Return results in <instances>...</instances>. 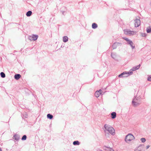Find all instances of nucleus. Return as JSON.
Here are the masks:
<instances>
[{"label":"nucleus","mask_w":151,"mask_h":151,"mask_svg":"<svg viewBox=\"0 0 151 151\" xmlns=\"http://www.w3.org/2000/svg\"><path fill=\"white\" fill-rule=\"evenodd\" d=\"M102 91L101 90H100L99 91H97L95 93V96L96 97H99L101 94Z\"/></svg>","instance_id":"0eeeda50"},{"label":"nucleus","mask_w":151,"mask_h":151,"mask_svg":"<svg viewBox=\"0 0 151 151\" xmlns=\"http://www.w3.org/2000/svg\"><path fill=\"white\" fill-rule=\"evenodd\" d=\"M123 38L125 40H126V41L127 42H128L129 40V39H128V38H125V37H124V38Z\"/></svg>","instance_id":"5701e85b"},{"label":"nucleus","mask_w":151,"mask_h":151,"mask_svg":"<svg viewBox=\"0 0 151 151\" xmlns=\"http://www.w3.org/2000/svg\"><path fill=\"white\" fill-rule=\"evenodd\" d=\"M133 73L132 72H129L127 73L126 72H124L123 73L120 74L119 75V77H121L122 76L124 75L123 77H127L131 74H132Z\"/></svg>","instance_id":"20e7f679"},{"label":"nucleus","mask_w":151,"mask_h":151,"mask_svg":"<svg viewBox=\"0 0 151 151\" xmlns=\"http://www.w3.org/2000/svg\"><path fill=\"white\" fill-rule=\"evenodd\" d=\"M118 44V43H114V44L112 46L113 48L114 49L116 48V47H117V45Z\"/></svg>","instance_id":"a211bd4d"},{"label":"nucleus","mask_w":151,"mask_h":151,"mask_svg":"<svg viewBox=\"0 0 151 151\" xmlns=\"http://www.w3.org/2000/svg\"><path fill=\"white\" fill-rule=\"evenodd\" d=\"M147 80L149 81H151V76L148 77L147 78Z\"/></svg>","instance_id":"b1692460"},{"label":"nucleus","mask_w":151,"mask_h":151,"mask_svg":"<svg viewBox=\"0 0 151 151\" xmlns=\"http://www.w3.org/2000/svg\"><path fill=\"white\" fill-rule=\"evenodd\" d=\"M0 151H2L1 149V148H0Z\"/></svg>","instance_id":"bb28decb"},{"label":"nucleus","mask_w":151,"mask_h":151,"mask_svg":"<svg viewBox=\"0 0 151 151\" xmlns=\"http://www.w3.org/2000/svg\"><path fill=\"white\" fill-rule=\"evenodd\" d=\"M111 117L112 119L115 118L116 116V114L115 112H113L111 113Z\"/></svg>","instance_id":"f8f14e48"},{"label":"nucleus","mask_w":151,"mask_h":151,"mask_svg":"<svg viewBox=\"0 0 151 151\" xmlns=\"http://www.w3.org/2000/svg\"><path fill=\"white\" fill-rule=\"evenodd\" d=\"M97 27V25L95 23H93L92 25V27L93 29H95Z\"/></svg>","instance_id":"dca6fc26"},{"label":"nucleus","mask_w":151,"mask_h":151,"mask_svg":"<svg viewBox=\"0 0 151 151\" xmlns=\"http://www.w3.org/2000/svg\"><path fill=\"white\" fill-rule=\"evenodd\" d=\"M134 139V137L131 134H129L127 135L125 139V141L127 142H129Z\"/></svg>","instance_id":"f03ea898"},{"label":"nucleus","mask_w":151,"mask_h":151,"mask_svg":"<svg viewBox=\"0 0 151 151\" xmlns=\"http://www.w3.org/2000/svg\"><path fill=\"white\" fill-rule=\"evenodd\" d=\"M104 127L105 129V131H106L112 135H114L115 134V130L111 126L106 124L104 125Z\"/></svg>","instance_id":"f257e3e1"},{"label":"nucleus","mask_w":151,"mask_h":151,"mask_svg":"<svg viewBox=\"0 0 151 151\" xmlns=\"http://www.w3.org/2000/svg\"><path fill=\"white\" fill-rule=\"evenodd\" d=\"M140 65L135 66L131 70L132 71H134L138 69L140 67Z\"/></svg>","instance_id":"9b49d317"},{"label":"nucleus","mask_w":151,"mask_h":151,"mask_svg":"<svg viewBox=\"0 0 151 151\" xmlns=\"http://www.w3.org/2000/svg\"><path fill=\"white\" fill-rule=\"evenodd\" d=\"M125 33L129 35H132L136 33V32L134 31H131L129 29H125L124 30Z\"/></svg>","instance_id":"7ed1b4c3"},{"label":"nucleus","mask_w":151,"mask_h":151,"mask_svg":"<svg viewBox=\"0 0 151 151\" xmlns=\"http://www.w3.org/2000/svg\"><path fill=\"white\" fill-rule=\"evenodd\" d=\"M140 24V21L139 19H137L135 20L134 25L135 27H138Z\"/></svg>","instance_id":"423d86ee"},{"label":"nucleus","mask_w":151,"mask_h":151,"mask_svg":"<svg viewBox=\"0 0 151 151\" xmlns=\"http://www.w3.org/2000/svg\"><path fill=\"white\" fill-rule=\"evenodd\" d=\"M134 151H141L139 149H137L135 150Z\"/></svg>","instance_id":"a878e982"},{"label":"nucleus","mask_w":151,"mask_h":151,"mask_svg":"<svg viewBox=\"0 0 151 151\" xmlns=\"http://www.w3.org/2000/svg\"><path fill=\"white\" fill-rule=\"evenodd\" d=\"M132 103L134 106H136L139 104V102L138 101L136 98H135L133 100Z\"/></svg>","instance_id":"6e6552de"},{"label":"nucleus","mask_w":151,"mask_h":151,"mask_svg":"<svg viewBox=\"0 0 151 151\" xmlns=\"http://www.w3.org/2000/svg\"><path fill=\"white\" fill-rule=\"evenodd\" d=\"M47 116L48 118H49L50 119H51L53 118L52 115L50 114H48L47 115Z\"/></svg>","instance_id":"f3484780"},{"label":"nucleus","mask_w":151,"mask_h":151,"mask_svg":"<svg viewBox=\"0 0 151 151\" xmlns=\"http://www.w3.org/2000/svg\"><path fill=\"white\" fill-rule=\"evenodd\" d=\"M127 43L131 45L132 49H134V48L135 46L133 45V43L132 41L129 40L127 42Z\"/></svg>","instance_id":"1a4fd4ad"},{"label":"nucleus","mask_w":151,"mask_h":151,"mask_svg":"<svg viewBox=\"0 0 151 151\" xmlns=\"http://www.w3.org/2000/svg\"><path fill=\"white\" fill-rule=\"evenodd\" d=\"M32 14V12L31 11H29L27 13H26V15L27 17H29Z\"/></svg>","instance_id":"4468645a"},{"label":"nucleus","mask_w":151,"mask_h":151,"mask_svg":"<svg viewBox=\"0 0 151 151\" xmlns=\"http://www.w3.org/2000/svg\"><path fill=\"white\" fill-rule=\"evenodd\" d=\"M147 148H149V146H147Z\"/></svg>","instance_id":"cd10ccee"},{"label":"nucleus","mask_w":151,"mask_h":151,"mask_svg":"<svg viewBox=\"0 0 151 151\" xmlns=\"http://www.w3.org/2000/svg\"><path fill=\"white\" fill-rule=\"evenodd\" d=\"M14 78L17 80H18L21 77V76L19 74H16L14 76Z\"/></svg>","instance_id":"9d476101"},{"label":"nucleus","mask_w":151,"mask_h":151,"mask_svg":"<svg viewBox=\"0 0 151 151\" xmlns=\"http://www.w3.org/2000/svg\"><path fill=\"white\" fill-rule=\"evenodd\" d=\"M147 32L148 33L151 32V27H149L147 29Z\"/></svg>","instance_id":"2eb2a0df"},{"label":"nucleus","mask_w":151,"mask_h":151,"mask_svg":"<svg viewBox=\"0 0 151 151\" xmlns=\"http://www.w3.org/2000/svg\"><path fill=\"white\" fill-rule=\"evenodd\" d=\"M68 38L67 37L65 36L63 37V41L64 42H66L68 41Z\"/></svg>","instance_id":"ddd939ff"},{"label":"nucleus","mask_w":151,"mask_h":151,"mask_svg":"<svg viewBox=\"0 0 151 151\" xmlns=\"http://www.w3.org/2000/svg\"><path fill=\"white\" fill-rule=\"evenodd\" d=\"M141 140L142 141V142H145L146 139L145 138H142L141 139Z\"/></svg>","instance_id":"4be33fe9"},{"label":"nucleus","mask_w":151,"mask_h":151,"mask_svg":"<svg viewBox=\"0 0 151 151\" xmlns=\"http://www.w3.org/2000/svg\"><path fill=\"white\" fill-rule=\"evenodd\" d=\"M38 36L37 35H32L29 37V39L31 40H36L38 38Z\"/></svg>","instance_id":"39448f33"},{"label":"nucleus","mask_w":151,"mask_h":151,"mask_svg":"<svg viewBox=\"0 0 151 151\" xmlns=\"http://www.w3.org/2000/svg\"><path fill=\"white\" fill-rule=\"evenodd\" d=\"M26 138H27L26 136L25 135H24L22 137V140H25L26 139Z\"/></svg>","instance_id":"412c9836"},{"label":"nucleus","mask_w":151,"mask_h":151,"mask_svg":"<svg viewBox=\"0 0 151 151\" xmlns=\"http://www.w3.org/2000/svg\"><path fill=\"white\" fill-rule=\"evenodd\" d=\"M1 76L2 77L4 78L5 77V74L3 72H2L0 73Z\"/></svg>","instance_id":"aec40b11"},{"label":"nucleus","mask_w":151,"mask_h":151,"mask_svg":"<svg viewBox=\"0 0 151 151\" xmlns=\"http://www.w3.org/2000/svg\"><path fill=\"white\" fill-rule=\"evenodd\" d=\"M73 144L74 145H79V142L78 141H75L73 142Z\"/></svg>","instance_id":"6ab92c4d"},{"label":"nucleus","mask_w":151,"mask_h":151,"mask_svg":"<svg viewBox=\"0 0 151 151\" xmlns=\"http://www.w3.org/2000/svg\"><path fill=\"white\" fill-rule=\"evenodd\" d=\"M108 149L109 150H108V151H114V150L111 148H109Z\"/></svg>","instance_id":"393cba45"}]
</instances>
